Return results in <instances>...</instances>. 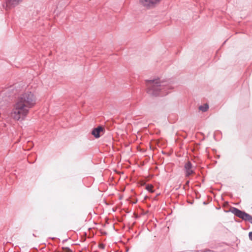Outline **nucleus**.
Listing matches in <instances>:
<instances>
[{
  "instance_id": "nucleus-7",
  "label": "nucleus",
  "mask_w": 252,
  "mask_h": 252,
  "mask_svg": "<svg viewBox=\"0 0 252 252\" xmlns=\"http://www.w3.org/2000/svg\"><path fill=\"white\" fill-rule=\"evenodd\" d=\"M22 0H6V8H11L14 7Z\"/></svg>"
},
{
  "instance_id": "nucleus-11",
  "label": "nucleus",
  "mask_w": 252,
  "mask_h": 252,
  "mask_svg": "<svg viewBox=\"0 0 252 252\" xmlns=\"http://www.w3.org/2000/svg\"><path fill=\"white\" fill-rule=\"evenodd\" d=\"M249 236L250 239L252 241V232H250L249 233Z\"/></svg>"
},
{
  "instance_id": "nucleus-12",
  "label": "nucleus",
  "mask_w": 252,
  "mask_h": 252,
  "mask_svg": "<svg viewBox=\"0 0 252 252\" xmlns=\"http://www.w3.org/2000/svg\"><path fill=\"white\" fill-rule=\"evenodd\" d=\"M189 181H188L186 183V185H188L189 184Z\"/></svg>"
},
{
  "instance_id": "nucleus-3",
  "label": "nucleus",
  "mask_w": 252,
  "mask_h": 252,
  "mask_svg": "<svg viewBox=\"0 0 252 252\" xmlns=\"http://www.w3.org/2000/svg\"><path fill=\"white\" fill-rule=\"evenodd\" d=\"M231 212L236 216L246 221H249L252 224V216L236 208L233 207L230 210Z\"/></svg>"
},
{
  "instance_id": "nucleus-5",
  "label": "nucleus",
  "mask_w": 252,
  "mask_h": 252,
  "mask_svg": "<svg viewBox=\"0 0 252 252\" xmlns=\"http://www.w3.org/2000/svg\"><path fill=\"white\" fill-rule=\"evenodd\" d=\"M104 128L102 126H98L94 128L92 131V134L96 138H98L100 136V133L103 132Z\"/></svg>"
},
{
  "instance_id": "nucleus-10",
  "label": "nucleus",
  "mask_w": 252,
  "mask_h": 252,
  "mask_svg": "<svg viewBox=\"0 0 252 252\" xmlns=\"http://www.w3.org/2000/svg\"><path fill=\"white\" fill-rule=\"evenodd\" d=\"M64 252H72V251L68 247H63Z\"/></svg>"
},
{
  "instance_id": "nucleus-4",
  "label": "nucleus",
  "mask_w": 252,
  "mask_h": 252,
  "mask_svg": "<svg viewBox=\"0 0 252 252\" xmlns=\"http://www.w3.org/2000/svg\"><path fill=\"white\" fill-rule=\"evenodd\" d=\"M161 0H140V3L145 7L151 8L155 7Z\"/></svg>"
},
{
  "instance_id": "nucleus-2",
  "label": "nucleus",
  "mask_w": 252,
  "mask_h": 252,
  "mask_svg": "<svg viewBox=\"0 0 252 252\" xmlns=\"http://www.w3.org/2000/svg\"><path fill=\"white\" fill-rule=\"evenodd\" d=\"M147 92L153 96H164L169 93L170 87L166 81L159 79L146 80Z\"/></svg>"
},
{
  "instance_id": "nucleus-9",
  "label": "nucleus",
  "mask_w": 252,
  "mask_h": 252,
  "mask_svg": "<svg viewBox=\"0 0 252 252\" xmlns=\"http://www.w3.org/2000/svg\"><path fill=\"white\" fill-rule=\"evenodd\" d=\"M153 186L151 185H148L147 186H146V189H147V190H148L150 192H153L154 191L153 189Z\"/></svg>"
},
{
  "instance_id": "nucleus-8",
  "label": "nucleus",
  "mask_w": 252,
  "mask_h": 252,
  "mask_svg": "<svg viewBox=\"0 0 252 252\" xmlns=\"http://www.w3.org/2000/svg\"><path fill=\"white\" fill-rule=\"evenodd\" d=\"M209 109V105L207 104H204L199 107V110L202 112H206Z\"/></svg>"
},
{
  "instance_id": "nucleus-6",
  "label": "nucleus",
  "mask_w": 252,
  "mask_h": 252,
  "mask_svg": "<svg viewBox=\"0 0 252 252\" xmlns=\"http://www.w3.org/2000/svg\"><path fill=\"white\" fill-rule=\"evenodd\" d=\"M192 164L190 161H188L185 165V169L186 171V176L189 177L193 173V170L192 169Z\"/></svg>"
},
{
  "instance_id": "nucleus-13",
  "label": "nucleus",
  "mask_w": 252,
  "mask_h": 252,
  "mask_svg": "<svg viewBox=\"0 0 252 252\" xmlns=\"http://www.w3.org/2000/svg\"><path fill=\"white\" fill-rule=\"evenodd\" d=\"M66 241V240H63V242L64 243Z\"/></svg>"
},
{
  "instance_id": "nucleus-1",
  "label": "nucleus",
  "mask_w": 252,
  "mask_h": 252,
  "mask_svg": "<svg viewBox=\"0 0 252 252\" xmlns=\"http://www.w3.org/2000/svg\"><path fill=\"white\" fill-rule=\"evenodd\" d=\"M36 98L31 92H26L20 95L14 105L10 117L15 121L24 120L29 112L36 103Z\"/></svg>"
}]
</instances>
